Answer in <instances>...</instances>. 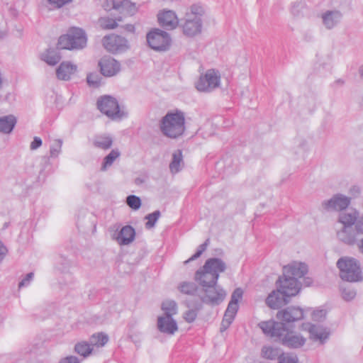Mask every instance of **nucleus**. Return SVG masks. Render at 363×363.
Here are the masks:
<instances>
[{
  "instance_id": "1",
  "label": "nucleus",
  "mask_w": 363,
  "mask_h": 363,
  "mask_svg": "<svg viewBox=\"0 0 363 363\" xmlns=\"http://www.w3.org/2000/svg\"><path fill=\"white\" fill-rule=\"evenodd\" d=\"M279 320H280V319ZM281 323L273 320L262 321L259 323V327L265 335L271 337H279L283 344L291 347H298L304 345L306 337L303 333H308L310 338L320 342L325 341L329 336V333L326 329L314 324L304 323L298 328L289 329L286 324L290 323L281 320Z\"/></svg>"
},
{
  "instance_id": "2",
  "label": "nucleus",
  "mask_w": 363,
  "mask_h": 363,
  "mask_svg": "<svg viewBox=\"0 0 363 363\" xmlns=\"http://www.w3.org/2000/svg\"><path fill=\"white\" fill-rule=\"evenodd\" d=\"M307 272V267L301 262L284 267L283 276L277 282V291H272L267 298V306L276 309L286 303L287 298L297 295L300 291L298 281L303 278Z\"/></svg>"
},
{
  "instance_id": "3",
  "label": "nucleus",
  "mask_w": 363,
  "mask_h": 363,
  "mask_svg": "<svg viewBox=\"0 0 363 363\" xmlns=\"http://www.w3.org/2000/svg\"><path fill=\"white\" fill-rule=\"evenodd\" d=\"M225 269V264L219 259H208L203 267L195 274V279L205 289L210 286L216 285L218 274Z\"/></svg>"
},
{
  "instance_id": "4",
  "label": "nucleus",
  "mask_w": 363,
  "mask_h": 363,
  "mask_svg": "<svg viewBox=\"0 0 363 363\" xmlns=\"http://www.w3.org/2000/svg\"><path fill=\"white\" fill-rule=\"evenodd\" d=\"M324 310H307L303 311L297 307H291L280 311L277 314V318L286 323H294L302 320L306 315H310L311 320L313 322H320L325 317Z\"/></svg>"
},
{
  "instance_id": "5",
  "label": "nucleus",
  "mask_w": 363,
  "mask_h": 363,
  "mask_svg": "<svg viewBox=\"0 0 363 363\" xmlns=\"http://www.w3.org/2000/svg\"><path fill=\"white\" fill-rule=\"evenodd\" d=\"M185 119L183 113L179 111L169 112L161 123L162 132L169 138H177L184 132Z\"/></svg>"
},
{
  "instance_id": "6",
  "label": "nucleus",
  "mask_w": 363,
  "mask_h": 363,
  "mask_svg": "<svg viewBox=\"0 0 363 363\" xmlns=\"http://www.w3.org/2000/svg\"><path fill=\"white\" fill-rule=\"evenodd\" d=\"M337 265L340 269V276L344 281L356 282L362 280V274L358 262L353 258L340 259Z\"/></svg>"
},
{
  "instance_id": "7",
  "label": "nucleus",
  "mask_w": 363,
  "mask_h": 363,
  "mask_svg": "<svg viewBox=\"0 0 363 363\" xmlns=\"http://www.w3.org/2000/svg\"><path fill=\"white\" fill-rule=\"evenodd\" d=\"M86 38L82 29L72 28L67 34L60 37L58 48L60 49H80L85 46Z\"/></svg>"
},
{
  "instance_id": "8",
  "label": "nucleus",
  "mask_w": 363,
  "mask_h": 363,
  "mask_svg": "<svg viewBox=\"0 0 363 363\" xmlns=\"http://www.w3.org/2000/svg\"><path fill=\"white\" fill-rule=\"evenodd\" d=\"M102 7L106 11H115L123 16H133L138 11L136 4L129 0H105Z\"/></svg>"
},
{
  "instance_id": "9",
  "label": "nucleus",
  "mask_w": 363,
  "mask_h": 363,
  "mask_svg": "<svg viewBox=\"0 0 363 363\" xmlns=\"http://www.w3.org/2000/svg\"><path fill=\"white\" fill-rule=\"evenodd\" d=\"M97 105L100 111L110 118H117L122 115L118 101L112 96L101 97Z\"/></svg>"
},
{
  "instance_id": "10",
  "label": "nucleus",
  "mask_w": 363,
  "mask_h": 363,
  "mask_svg": "<svg viewBox=\"0 0 363 363\" xmlns=\"http://www.w3.org/2000/svg\"><path fill=\"white\" fill-rule=\"evenodd\" d=\"M149 45L154 50H165L169 46L168 34L160 29L150 31L147 35Z\"/></svg>"
},
{
  "instance_id": "11",
  "label": "nucleus",
  "mask_w": 363,
  "mask_h": 363,
  "mask_svg": "<svg viewBox=\"0 0 363 363\" xmlns=\"http://www.w3.org/2000/svg\"><path fill=\"white\" fill-rule=\"evenodd\" d=\"M220 82V75L214 69L208 70L201 76L196 84V89L200 91H208L217 87Z\"/></svg>"
},
{
  "instance_id": "12",
  "label": "nucleus",
  "mask_w": 363,
  "mask_h": 363,
  "mask_svg": "<svg viewBox=\"0 0 363 363\" xmlns=\"http://www.w3.org/2000/svg\"><path fill=\"white\" fill-rule=\"evenodd\" d=\"M104 48L111 52H118L127 48V41L125 38L116 35L105 36L103 39Z\"/></svg>"
},
{
  "instance_id": "13",
  "label": "nucleus",
  "mask_w": 363,
  "mask_h": 363,
  "mask_svg": "<svg viewBox=\"0 0 363 363\" xmlns=\"http://www.w3.org/2000/svg\"><path fill=\"white\" fill-rule=\"evenodd\" d=\"M101 72L105 77H113L121 70V65L118 61L111 57H104L99 62Z\"/></svg>"
},
{
  "instance_id": "14",
  "label": "nucleus",
  "mask_w": 363,
  "mask_h": 363,
  "mask_svg": "<svg viewBox=\"0 0 363 363\" xmlns=\"http://www.w3.org/2000/svg\"><path fill=\"white\" fill-rule=\"evenodd\" d=\"M159 24L167 28L173 29L179 24V18L176 13L171 10H162L157 14Z\"/></svg>"
},
{
  "instance_id": "15",
  "label": "nucleus",
  "mask_w": 363,
  "mask_h": 363,
  "mask_svg": "<svg viewBox=\"0 0 363 363\" xmlns=\"http://www.w3.org/2000/svg\"><path fill=\"white\" fill-rule=\"evenodd\" d=\"M207 301L212 304H218L223 301L226 296L223 289L217 285L210 286L203 289Z\"/></svg>"
},
{
  "instance_id": "16",
  "label": "nucleus",
  "mask_w": 363,
  "mask_h": 363,
  "mask_svg": "<svg viewBox=\"0 0 363 363\" xmlns=\"http://www.w3.org/2000/svg\"><path fill=\"white\" fill-rule=\"evenodd\" d=\"M157 325L159 330L164 333L174 334L177 331L178 327L175 320L169 315H164L158 318Z\"/></svg>"
},
{
  "instance_id": "17",
  "label": "nucleus",
  "mask_w": 363,
  "mask_h": 363,
  "mask_svg": "<svg viewBox=\"0 0 363 363\" xmlns=\"http://www.w3.org/2000/svg\"><path fill=\"white\" fill-rule=\"evenodd\" d=\"M77 71V67L69 63L62 62L57 69V78L62 80H68Z\"/></svg>"
},
{
  "instance_id": "18",
  "label": "nucleus",
  "mask_w": 363,
  "mask_h": 363,
  "mask_svg": "<svg viewBox=\"0 0 363 363\" xmlns=\"http://www.w3.org/2000/svg\"><path fill=\"white\" fill-rule=\"evenodd\" d=\"M184 33L189 36L194 35L201 31L200 19L186 18L183 26Z\"/></svg>"
},
{
  "instance_id": "19",
  "label": "nucleus",
  "mask_w": 363,
  "mask_h": 363,
  "mask_svg": "<svg viewBox=\"0 0 363 363\" xmlns=\"http://www.w3.org/2000/svg\"><path fill=\"white\" fill-rule=\"evenodd\" d=\"M134 238V229L132 227L127 225L121 230L116 240L120 245H128L133 240Z\"/></svg>"
},
{
  "instance_id": "20",
  "label": "nucleus",
  "mask_w": 363,
  "mask_h": 363,
  "mask_svg": "<svg viewBox=\"0 0 363 363\" xmlns=\"http://www.w3.org/2000/svg\"><path fill=\"white\" fill-rule=\"evenodd\" d=\"M350 204V199L347 197L337 196L333 197L327 203L328 208H333L336 211H341L346 208Z\"/></svg>"
},
{
  "instance_id": "21",
  "label": "nucleus",
  "mask_w": 363,
  "mask_h": 363,
  "mask_svg": "<svg viewBox=\"0 0 363 363\" xmlns=\"http://www.w3.org/2000/svg\"><path fill=\"white\" fill-rule=\"evenodd\" d=\"M122 21L121 17L112 18L110 17H102L99 20V25L101 29L112 30L118 26V23Z\"/></svg>"
},
{
  "instance_id": "22",
  "label": "nucleus",
  "mask_w": 363,
  "mask_h": 363,
  "mask_svg": "<svg viewBox=\"0 0 363 363\" xmlns=\"http://www.w3.org/2000/svg\"><path fill=\"white\" fill-rule=\"evenodd\" d=\"M16 123V120L15 117L13 116H4L3 118H1L0 131L5 133H10L13 130Z\"/></svg>"
},
{
  "instance_id": "23",
  "label": "nucleus",
  "mask_w": 363,
  "mask_h": 363,
  "mask_svg": "<svg viewBox=\"0 0 363 363\" xmlns=\"http://www.w3.org/2000/svg\"><path fill=\"white\" fill-rule=\"evenodd\" d=\"M162 309L164 312V315L172 316L177 313L176 303L172 301H166L162 303Z\"/></svg>"
},
{
  "instance_id": "24",
  "label": "nucleus",
  "mask_w": 363,
  "mask_h": 363,
  "mask_svg": "<svg viewBox=\"0 0 363 363\" xmlns=\"http://www.w3.org/2000/svg\"><path fill=\"white\" fill-rule=\"evenodd\" d=\"M356 218L357 216L355 213H342L340 217V222L342 223L345 227H349L354 223Z\"/></svg>"
},
{
  "instance_id": "25",
  "label": "nucleus",
  "mask_w": 363,
  "mask_h": 363,
  "mask_svg": "<svg viewBox=\"0 0 363 363\" xmlns=\"http://www.w3.org/2000/svg\"><path fill=\"white\" fill-rule=\"evenodd\" d=\"M108 337L103 333L93 335L91 337V342L94 345L102 347L108 342Z\"/></svg>"
},
{
  "instance_id": "26",
  "label": "nucleus",
  "mask_w": 363,
  "mask_h": 363,
  "mask_svg": "<svg viewBox=\"0 0 363 363\" xmlns=\"http://www.w3.org/2000/svg\"><path fill=\"white\" fill-rule=\"evenodd\" d=\"M76 352L86 357L91 352V348L89 344L86 342H80L75 346Z\"/></svg>"
},
{
  "instance_id": "27",
  "label": "nucleus",
  "mask_w": 363,
  "mask_h": 363,
  "mask_svg": "<svg viewBox=\"0 0 363 363\" xmlns=\"http://www.w3.org/2000/svg\"><path fill=\"white\" fill-rule=\"evenodd\" d=\"M112 145V140L109 137L101 136L96 140V145L101 149H108Z\"/></svg>"
},
{
  "instance_id": "28",
  "label": "nucleus",
  "mask_w": 363,
  "mask_h": 363,
  "mask_svg": "<svg viewBox=\"0 0 363 363\" xmlns=\"http://www.w3.org/2000/svg\"><path fill=\"white\" fill-rule=\"evenodd\" d=\"M43 60L48 65H54L60 60V57L53 52L47 51L43 56Z\"/></svg>"
},
{
  "instance_id": "29",
  "label": "nucleus",
  "mask_w": 363,
  "mask_h": 363,
  "mask_svg": "<svg viewBox=\"0 0 363 363\" xmlns=\"http://www.w3.org/2000/svg\"><path fill=\"white\" fill-rule=\"evenodd\" d=\"M203 13V9L200 6L194 5L191 6L190 11L186 13V18L190 16L191 18L200 19Z\"/></svg>"
},
{
  "instance_id": "30",
  "label": "nucleus",
  "mask_w": 363,
  "mask_h": 363,
  "mask_svg": "<svg viewBox=\"0 0 363 363\" xmlns=\"http://www.w3.org/2000/svg\"><path fill=\"white\" fill-rule=\"evenodd\" d=\"M277 350L271 347H264L262 350V356L265 359H274L277 356Z\"/></svg>"
},
{
  "instance_id": "31",
  "label": "nucleus",
  "mask_w": 363,
  "mask_h": 363,
  "mask_svg": "<svg viewBox=\"0 0 363 363\" xmlns=\"http://www.w3.org/2000/svg\"><path fill=\"white\" fill-rule=\"evenodd\" d=\"M120 154L116 150H112L104 159L103 168L106 169L108 166H111L113 162L119 157Z\"/></svg>"
},
{
  "instance_id": "32",
  "label": "nucleus",
  "mask_w": 363,
  "mask_h": 363,
  "mask_svg": "<svg viewBox=\"0 0 363 363\" xmlns=\"http://www.w3.org/2000/svg\"><path fill=\"white\" fill-rule=\"evenodd\" d=\"M126 201L127 204L134 210L138 209L141 205L140 198L134 195L128 196Z\"/></svg>"
},
{
  "instance_id": "33",
  "label": "nucleus",
  "mask_w": 363,
  "mask_h": 363,
  "mask_svg": "<svg viewBox=\"0 0 363 363\" xmlns=\"http://www.w3.org/2000/svg\"><path fill=\"white\" fill-rule=\"evenodd\" d=\"M208 242H209V240H207L204 243L201 245L199 246L198 250L196 251V252L194 255H192L188 260L185 261V263H188L190 261H193V260L199 258L202 255V253L206 250V248L208 245Z\"/></svg>"
},
{
  "instance_id": "34",
  "label": "nucleus",
  "mask_w": 363,
  "mask_h": 363,
  "mask_svg": "<svg viewBox=\"0 0 363 363\" xmlns=\"http://www.w3.org/2000/svg\"><path fill=\"white\" fill-rule=\"evenodd\" d=\"M160 217V213L158 211L154 212L151 214H149L146 216V219L147 220L146 223V227L148 228H151L153 227L158 220Z\"/></svg>"
},
{
  "instance_id": "35",
  "label": "nucleus",
  "mask_w": 363,
  "mask_h": 363,
  "mask_svg": "<svg viewBox=\"0 0 363 363\" xmlns=\"http://www.w3.org/2000/svg\"><path fill=\"white\" fill-rule=\"evenodd\" d=\"M235 316V315L234 313L232 312L228 313V310H226L222 321V325L225 329L233 322Z\"/></svg>"
},
{
  "instance_id": "36",
  "label": "nucleus",
  "mask_w": 363,
  "mask_h": 363,
  "mask_svg": "<svg viewBox=\"0 0 363 363\" xmlns=\"http://www.w3.org/2000/svg\"><path fill=\"white\" fill-rule=\"evenodd\" d=\"M99 79V77L97 74L91 73L87 76V82L90 86H98L100 81Z\"/></svg>"
},
{
  "instance_id": "37",
  "label": "nucleus",
  "mask_w": 363,
  "mask_h": 363,
  "mask_svg": "<svg viewBox=\"0 0 363 363\" xmlns=\"http://www.w3.org/2000/svg\"><path fill=\"white\" fill-rule=\"evenodd\" d=\"M195 290V286L193 284L183 283L180 286V291L186 294H191Z\"/></svg>"
},
{
  "instance_id": "38",
  "label": "nucleus",
  "mask_w": 363,
  "mask_h": 363,
  "mask_svg": "<svg viewBox=\"0 0 363 363\" xmlns=\"http://www.w3.org/2000/svg\"><path fill=\"white\" fill-rule=\"evenodd\" d=\"M243 294V291L241 289H236L231 296L230 302L237 303L238 304L239 301L242 298Z\"/></svg>"
},
{
  "instance_id": "39",
  "label": "nucleus",
  "mask_w": 363,
  "mask_h": 363,
  "mask_svg": "<svg viewBox=\"0 0 363 363\" xmlns=\"http://www.w3.org/2000/svg\"><path fill=\"white\" fill-rule=\"evenodd\" d=\"M279 363H297V359L288 354H281L279 357Z\"/></svg>"
},
{
  "instance_id": "40",
  "label": "nucleus",
  "mask_w": 363,
  "mask_h": 363,
  "mask_svg": "<svg viewBox=\"0 0 363 363\" xmlns=\"http://www.w3.org/2000/svg\"><path fill=\"white\" fill-rule=\"evenodd\" d=\"M333 12H328L326 13L323 16V21L324 23L328 27H331L333 26Z\"/></svg>"
},
{
  "instance_id": "41",
  "label": "nucleus",
  "mask_w": 363,
  "mask_h": 363,
  "mask_svg": "<svg viewBox=\"0 0 363 363\" xmlns=\"http://www.w3.org/2000/svg\"><path fill=\"white\" fill-rule=\"evenodd\" d=\"M181 162L177 160V154H174L173 160L170 164V169L172 172H177L179 171V165Z\"/></svg>"
},
{
  "instance_id": "42",
  "label": "nucleus",
  "mask_w": 363,
  "mask_h": 363,
  "mask_svg": "<svg viewBox=\"0 0 363 363\" xmlns=\"http://www.w3.org/2000/svg\"><path fill=\"white\" fill-rule=\"evenodd\" d=\"M48 2L52 4L56 8H60L65 4L69 3L72 0H48Z\"/></svg>"
},
{
  "instance_id": "43",
  "label": "nucleus",
  "mask_w": 363,
  "mask_h": 363,
  "mask_svg": "<svg viewBox=\"0 0 363 363\" xmlns=\"http://www.w3.org/2000/svg\"><path fill=\"white\" fill-rule=\"evenodd\" d=\"M227 309L228 310V313L232 312L233 313L236 315L238 310V304L237 303L230 301Z\"/></svg>"
},
{
  "instance_id": "44",
  "label": "nucleus",
  "mask_w": 363,
  "mask_h": 363,
  "mask_svg": "<svg viewBox=\"0 0 363 363\" xmlns=\"http://www.w3.org/2000/svg\"><path fill=\"white\" fill-rule=\"evenodd\" d=\"M42 145V140L38 137H35L33 141L30 144V148L35 150Z\"/></svg>"
},
{
  "instance_id": "45",
  "label": "nucleus",
  "mask_w": 363,
  "mask_h": 363,
  "mask_svg": "<svg viewBox=\"0 0 363 363\" xmlns=\"http://www.w3.org/2000/svg\"><path fill=\"white\" fill-rule=\"evenodd\" d=\"M196 314L194 311H188L186 313L184 318L187 322H192L195 320Z\"/></svg>"
},
{
  "instance_id": "46",
  "label": "nucleus",
  "mask_w": 363,
  "mask_h": 363,
  "mask_svg": "<svg viewBox=\"0 0 363 363\" xmlns=\"http://www.w3.org/2000/svg\"><path fill=\"white\" fill-rule=\"evenodd\" d=\"M7 252L6 248L4 246V245L0 242V261H1L5 257Z\"/></svg>"
},
{
  "instance_id": "47",
  "label": "nucleus",
  "mask_w": 363,
  "mask_h": 363,
  "mask_svg": "<svg viewBox=\"0 0 363 363\" xmlns=\"http://www.w3.org/2000/svg\"><path fill=\"white\" fill-rule=\"evenodd\" d=\"M60 363H79L76 357H69L63 359Z\"/></svg>"
},
{
  "instance_id": "48",
  "label": "nucleus",
  "mask_w": 363,
  "mask_h": 363,
  "mask_svg": "<svg viewBox=\"0 0 363 363\" xmlns=\"http://www.w3.org/2000/svg\"><path fill=\"white\" fill-rule=\"evenodd\" d=\"M33 276V273H30L27 275L26 278L23 279L20 284L19 286L21 287L22 286L25 285L28 281H29Z\"/></svg>"
},
{
  "instance_id": "49",
  "label": "nucleus",
  "mask_w": 363,
  "mask_h": 363,
  "mask_svg": "<svg viewBox=\"0 0 363 363\" xmlns=\"http://www.w3.org/2000/svg\"><path fill=\"white\" fill-rule=\"evenodd\" d=\"M175 154H177V160L179 162H181L182 160V152L181 151H178L177 152H176Z\"/></svg>"
},
{
  "instance_id": "50",
  "label": "nucleus",
  "mask_w": 363,
  "mask_h": 363,
  "mask_svg": "<svg viewBox=\"0 0 363 363\" xmlns=\"http://www.w3.org/2000/svg\"><path fill=\"white\" fill-rule=\"evenodd\" d=\"M127 29H128V30H130V31H134L135 28H134V26H131V25H130V26H127Z\"/></svg>"
},
{
  "instance_id": "51",
  "label": "nucleus",
  "mask_w": 363,
  "mask_h": 363,
  "mask_svg": "<svg viewBox=\"0 0 363 363\" xmlns=\"http://www.w3.org/2000/svg\"><path fill=\"white\" fill-rule=\"evenodd\" d=\"M359 247L360 251H361L362 252H363V240L361 242V243H360V245H359Z\"/></svg>"
},
{
  "instance_id": "52",
  "label": "nucleus",
  "mask_w": 363,
  "mask_h": 363,
  "mask_svg": "<svg viewBox=\"0 0 363 363\" xmlns=\"http://www.w3.org/2000/svg\"><path fill=\"white\" fill-rule=\"evenodd\" d=\"M310 284H311V281H309V280H308V281H306V284L307 286H309V285H310Z\"/></svg>"
}]
</instances>
